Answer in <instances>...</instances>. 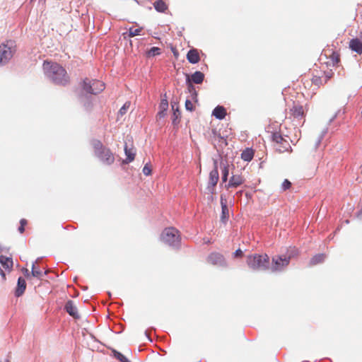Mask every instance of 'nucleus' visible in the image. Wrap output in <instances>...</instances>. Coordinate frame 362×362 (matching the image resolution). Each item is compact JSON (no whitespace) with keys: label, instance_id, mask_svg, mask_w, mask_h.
<instances>
[{"label":"nucleus","instance_id":"16","mask_svg":"<svg viewBox=\"0 0 362 362\" xmlns=\"http://www.w3.org/2000/svg\"><path fill=\"white\" fill-rule=\"evenodd\" d=\"M221 205L222 211L221 218L223 221H225L229 217V210L227 206L226 198L223 195L221 196Z\"/></svg>","mask_w":362,"mask_h":362},{"label":"nucleus","instance_id":"12","mask_svg":"<svg viewBox=\"0 0 362 362\" xmlns=\"http://www.w3.org/2000/svg\"><path fill=\"white\" fill-rule=\"evenodd\" d=\"M290 113L293 118L301 120L305 117L304 107L300 105H294L290 110Z\"/></svg>","mask_w":362,"mask_h":362},{"label":"nucleus","instance_id":"6","mask_svg":"<svg viewBox=\"0 0 362 362\" xmlns=\"http://www.w3.org/2000/svg\"><path fill=\"white\" fill-rule=\"evenodd\" d=\"M105 83L98 80H89L86 78L83 81V89L88 93L98 94L105 89Z\"/></svg>","mask_w":362,"mask_h":362},{"label":"nucleus","instance_id":"24","mask_svg":"<svg viewBox=\"0 0 362 362\" xmlns=\"http://www.w3.org/2000/svg\"><path fill=\"white\" fill-rule=\"evenodd\" d=\"M325 259V255L324 254H317L313 256L310 261V266H314L317 264L322 263L324 262Z\"/></svg>","mask_w":362,"mask_h":362},{"label":"nucleus","instance_id":"8","mask_svg":"<svg viewBox=\"0 0 362 362\" xmlns=\"http://www.w3.org/2000/svg\"><path fill=\"white\" fill-rule=\"evenodd\" d=\"M218 171L217 167V160L214 162V168L210 172L209 177V185L206 187L207 193L211 195V199L213 200V195L216 193L215 187L218 181Z\"/></svg>","mask_w":362,"mask_h":362},{"label":"nucleus","instance_id":"21","mask_svg":"<svg viewBox=\"0 0 362 362\" xmlns=\"http://www.w3.org/2000/svg\"><path fill=\"white\" fill-rule=\"evenodd\" d=\"M212 115L218 119H223L226 115V110L223 106L218 105L214 109Z\"/></svg>","mask_w":362,"mask_h":362},{"label":"nucleus","instance_id":"35","mask_svg":"<svg viewBox=\"0 0 362 362\" xmlns=\"http://www.w3.org/2000/svg\"><path fill=\"white\" fill-rule=\"evenodd\" d=\"M312 83L319 88L322 83L321 77L314 76L312 78Z\"/></svg>","mask_w":362,"mask_h":362},{"label":"nucleus","instance_id":"3","mask_svg":"<svg viewBox=\"0 0 362 362\" xmlns=\"http://www.w3.org/2000/svg\"><path fill=\"white\" fill-rule=\"evenodd\" d=\"M284 137L279 132H273L272 134V146L275 151L279 153L291 152L292 151L289 141Z\"/></svg>","mask_w":362,"mask_h":362},{"label":"nucleus","instance_id":"13","mask_svg":"<svg viewBox=\"0 0 362 362\" xmlns=\"http://www.w3.org/2000/svg\"><path fill=\"white\" fill-rule=\"evenodd\" d=\"M244 178L243 176L240 175H233L227 185H226L225 187L226 189H230V187H238L241 185L244 182Z\"/></svg>","mask_w":362,"mask_h":362},{"label":"nucleus","instance_id":"34","mask_svg":"<svg viewBox=\"0 0 362 362\" xmlns=\"http://www.w3.org/2000/svg\"><path fill=\"white\" fill-rule=\"evenodd\" d=\"M28 224V221L25 218H22L20 221V226L18 227V231L20 233H23L25 231V226Z\"/></svg>","mask_w":362,"mask_h":362},{"label":"nucleus","instance_id":"5","mask_svg":"<svg viewBox=\"0 0 362 362\" xmlns=\"http://www.w3.org/2000/svg\"><path fill=\"white\" fill-rule=\"evenodd\" d=\"M16 52L13 42L7 41L0 45V65L6 64Z\"/></svg>","mask_w":362,"mask_h":362},{"label":"nucleus","instance_id":"40","mask_svg":"<svg viewBox=\"0 0 362 362\" xmlns=\"http://www.w3.org/2000/svg\"><path fill=\"white\" fill-rule=\"evenodd\" d=\"M326 76V82L330 79L333 76V72L332 71H329V72L325 73Z\"/></svg>","mask_w":362,"mask_h":362},{"label":"nucleus","instance_id":"29","mask_svg":"<svg viewBox=\"0 0 362 362\" xmlns=\"http://www.w3.org/2000/svg\"><path fill=\"white\" fill-rule=\"evenodd\" d=\"M142 30H143V28H141V27L138 28L132 27L129 29V36L130 37H133L134 36L139 35H141V33L142 32Z\"/></svg>","mask_w":362,"mask_h":362},{"label":"nucleus","instance_id":"32","mask_svg":"<svg viewBox=\"0 0 362 362\" xmlns=\"http://www.w3.org/2000/svg\"><path fill=\"white\" fill-rule=\"evenodd\" d=\"M160 54V49L157 47H151L147 52V55L149 57H155Z\"/></svg>","mask_w":362,"mask_h":362},{"label":"nucleus","instance_id":"41","mask_svg":"<svg viewBox=\"0 0 362 362\" xmlns=\"http://www.w3.org/2000/svg\"><path fill=\"white\" fill-rule=\"evenodd\" d=\"M23 274H24L25 276L27 279H29L30 277V274L29 273V271H28V269H23Z\"/></svg>","mask_w":362,"mask_h":362},{"label":"nucleus","instance_id":"44","mask_svg":"<svg viewBox=\"0 0 362 362\" xmlns=\"http://www.w3.org/2000/svg\"><path fill=\"white\" fill-rule=\"evenodd\" d=\"M0 273H1V275H2L4 277H5V274L1 268H0Z\"/></svg>","mask_w":362,"mask_h":362},{"label":"nucleus","instance_id":"33","mask_svg":"<svg viewBox=\"0 0 362 362\" xmlns=\"http://www.w3.org/2000/svg\"><path fill=\"white\" fill-rule=\"evenodd\" d=\"M153 166L151 163V162L147 163L144 168H143V173L145 175L148 176L151 174Z\"/></svg>","mask_w":362,"mask_h":362},{"label":"nucleus","instance_id":"39","mask_svg":"<svg viewBox=\"0 0 362 362\" xmlns=\"http://www.w3.org/2000/svg\"><path fill=\"white\" fill-rule=\"evenodd\" d=\"M243 256V252L240 249H238L233 253V257L235 258L242 257Z\"/></svg>","mask_w":362,"mask_h":362},{"label":"nucleus","instance_id":"46","mask_svg":"<svg viewBox=\"0 0 362 362\" xmlns=\"http://www.w3.org/2000/svg\"><path fill=\"white\" fill-rule=\"evenodd\" d=\"M361 173H362V164H361Z\"/></svg>","mask_w":362,"mask_h":362},{"label":"nucleus","instance_id":"42","mask_svg":"<svg viewBox=\"0 0 362 362\" xmlns=\"http://www.w3.org/2000/svg\"><path fill=\"white\" fill-rule=\"evenodd\" d=\"M165 115V111H163V110H160L157 115V116L159 117L160 118L163 117Z\"/></svg>","mask_w":362,"mask_h":362},{"label":"nucleus","instance_id":"38","mask_svg":"<svg viewBox=\"0 0 362 362\" xmlns=\"http://www.w3.org/2000/svg\"><path fill=\"white\" fill-rule=\"evenodd\" d=\"M185 107L187 110L192 111L194 110V105L189 100L185 101Z\"/></svg>","mask_w":362,"mask_h":362},{"label":"nucleus","instance_id":"23","mask_svg":"<svg viewBox=\"0 0 362 362\" xmlns=\"http://www.w3.org/2000/svg\"><path fill=\"white\" fill-rule=\"evenodd\" d=\"M155 9L158 12H165L168 9L167 4L163 0H157L153 3Z\"/></svg>","mask_w":362,"mask_h":362},{"label":"nucleus","instance_id":"25","mask_svg":"<svg viewBox=\"0 0 362 362\" xmlns=\"http://www.w3.org/2000/svg\"><path fill=\"white\" fill-rule=\"evenodd\" d=\"M185 76H186V83L187 86L188 91L189 93H191L192 94L197 95L195 87L194 86L193 83L189 81V75L186 74Z\"/></svg>","mask_w":362,"mask_h":362},{"label":"nucleus","instance_id":"4","mask_svg":"<svg viewBox=\"0 0 362 362\" xmlns=\"http://www.w3.org/2000/svg\"><path fill=\"white\" fill-rule=\"evenodd\" d=\"M161 240L170 246L177 245L180 241L179 231L175 228H167L161 233Z\"/></svg>","mask_w":362,"mask_h":362},{"label":"nucleus","instance_id":"19","mask_svg":"<svg viewBox=\"0 0 362 362\" xmlns=\"http://www.w3.org/2000/svg\"><path fill=\"white\" fill-rule=\"evenodd\" d=\"M204 79V74L199 71H195L191 76L189 75V81L195 84H201Z\"/></svg>","mask_w":362,"mask_h":362},{"label":"nucleus","instance_id":"9","mask_svg":"<svg viewBox=\"0 0 362 362\" xmlns=\"http://www.w3.org/2000/svg\"><path fill=\"white\" fill-rule=\"evenodd\" d=\"M91 145L97 156L103 158H110L112 156L110 149L104 146L100 141L94 139L91 141Z\"/></svg>","mask_w":362,"mask_h":362},{"label":"nucleus","instance_id":"26","mask_svg":"<svg viewBox=\"0 0 362 362\" xmlns=\"http://www.w3.org/2000/svg\"><path fill=\"white\" fill-rule=\"evenodd\" d=\"M125 154L127 156V158H134L136 156L135 148L132 146L129 148L126 144L124 147Z\"/></svg>","mask_w":362,"mask_h":362},{"label":"nucleus","instance_id":"15","mask_svg":"<svg viewBox=\"0 0 362 362\" xmlns=\"http://www.w3.org/2000/svg\"><path fill=\"white\" fill-rule=\"evenodd\" d=\"M349 47L351 51L357 53L358 54H362V42L359 38H354L349 41Z\"/></svg>","mask_w":362,"mask_h":362},{"label":"nucleus","instance_id":"20","mask_svg":"<svg viewBox=\"0 0 362 362\" xmlns=\"http://www.w3.org/2000/svg\"><path fill=\"white\" fill-rule=\"evenodd\" d=\"M26 283L25 279L23 277H19L18 279V284L16 290V296L18 297L21 296L24 293Z\"/></svg>","mask_w":362,"mask_h":362},{"label":"nucleus","instance_id":"11","mask_svg":"<svg viewBox=\"0 0 362 362\" xmlns=\"http://www.w3.org/2000/svg\"><path fill=\"white\" fill-rule=\"evenodd\" d=\"M325 55L328 59L327 64L329 66H338L340 62V54L333 50H325Z\"/></svg>","mask_w":362,"mask_h":362},{"label":"nucleus","instance_id":"22","mask_svg":"<svg viewBox=\"0 0 362 362\" xmlns=\"http://www.w3.org/2000/svg\"><path fill=\"white\" fill-rule=\"evenodd\" d=\"M0 263L5 268L10 269L13 267V260L10 257L4 255L0 256Z\"/></svg>","mask_w":362,"mask_h":362},{"label":"nucleus","instance_id":"2","mask_svg":"<svg viewBox=\"0 0 362 362\" xmlns=\"http://www.w3.org/2000/svg\"><path fill=\"white\" fill-rule=\"evenodd\" d=\"M247 264L253 270H267L269 268V257L267 254H253L247 257Z\"/></svg>","mask_w":362,"mask_h":362},{"label":"nucleus","instance_id":"43","mask_svg":"<svg viewBox=\"0 0 362 362\" xmlns=\"http://www.w3.org/2000/svg\"><path fill=\"white\" fill-rule=\"evenodd\" d=\"M132 159L129 160H123L122 164H128L130 161H132Z\"/></svg>","mask_w":362,"mask_h":362},{"label":"nucleus","instance_id":"36","mask_svg":"<svg viewBox=\"0 0 362 362\" xmlns=\"http://www.w3.org/2000/svg\"><path fill=\"white\" fill-rule=\"evenodd\" d=\"M168 108V102L166 99H162L159 105L160 110L166 111Z\"/></svg>","mask_w":362,"mask_h":362},{"label":"nucleus","instance_id":"45","mask_svg":"<svg viewBox=\"0 0 362 362\" xmlns=\"http://www.w3.org/2000/svg\"><path fill=\"white\" fill-rule=\"evenodd\" d=\"M174 55L175 56V57H177L178 53L177 52H174Z\"/></svg>","mask_w":362,"mask_h":362},{"label":"nucleus","instance_id":"28","mask_svg":"<svg viewBox=\"0 0 362 362\" xmlns=\"http://www.w3.org/2000/svg\"><path fill=\"white\" fill-rule=\"evenodd\" d=\"M42 275V272L35 264H33L31 276L40 279Z\"/></svg>","mask_w":362,"mask_h":362},{"label":"nucleus","instance_id":"10","mask_svg":"<svg viewBox=\"0 0 362 362\" xmlns=\"http://www.w3.org/2000/svg\"><path fill=\"white\" fill-rule=\"evenodd\" d=\"M207 262L214 266H226V260L223 255L212 252L207 257Z\"/></svg>","mask_w":362,"mask_h":362},{"label":"nucleus","instance_id":"31","mask_svg":"<svg viewBox=\"0 0 362 362\" xmlns=\"http://www.w3.org/2000/svg\"><path fill=\"white\" fill-rule=\"evenodd\" d=\"M130 105H131V103L129 101H127L123 105V106L119 109L118 115L120 116L124 115L127 112L128 110L129 109Z\"/></svg>","mask_w":362,"mask_h":362},{"label":"nucleus","instance_id":"17","mask_svg":"<svg viewBox=\"0 0 362 362\" xmlns=\"http://www.w3.org/2000/svg\"><path fill=\"white\" fill-rule=\"evenodd\" d=\"M187 59L191 64H197L200 61L199 51L197 49H191L187 54Z\"/></svg>","mask_w":362,"mask_h":362},{"label":"nucleus","instance_id":"14","mask_svg":"<svg viewBox=\"0 0 362 362\" xmlns=\"http://www.w3.org/2000/svg\"><path fill=\"white\" fill-rule=\"evenodd\" d=\"M64 309L74 318L78 319L80 317L78 309L72 300H69L66 302Z\"/></svg>","mask_w":362,"mask_h":362},{"label":"nucleus","instance_id":"37","mask_svg":"<svg viewBox=\"0 0 362 362\" xmlns=\"http://www.w3.org/2000/svg\"><path fill=\"white\" fill-rule=\"evenodd\" d=\"M291 183L288 180H285L281 185V187H282L283 190H286V189H289L291 187Z\"/></svg>","mask_w":362,"mask_h":362},{"label":"nucleus","instance_id":"27","mask_svg":"<svg viewBox=\"0 0 362 362\" xmlns=\"http://www.w3.org/2000/svg\"><path fill=\"white\" fill-rule=\"evenodd\" d=\"M254 156V150L252 148H247L241 153V158H252Z\"/></svg>","mask_w":362,"mask_h":362},{"label":"nucleus","instance_id":"18","mask_svg":"<svg viewBox=\"0 0 362 362\" xmlns=\"http://www.w3.org/2000/svg\"><path fill=\"white\" fill-rule=\"evenodd\" d=\"M220 165L222 173V182H226L228 180V176L230 171V164L228 160H222Z\"/></svg>","mask_w":362,"mask_h":362},{"label":"nucleus","instance_id":"7","mask_svg":"<svg viewBox=\"0 0 362 362\" xmlns=\"http://www.w3.org/2000/svg\"><path fill=\"white\" fill-rule=\"evenodd\" d=\"M291 260L290 256L275 255L272 258L271 270L273 272H281L289 264Z\"/></svg>","mask_w":362,"mask_h":362},{"label":"nucleus","instance_id":"1","mask_svg":"<svg viewBox=\"0 0 362 362\" xmlns=\"http://www.w3.org/2000/svg\"><path fill=\"white\" fill-rule=\"evenodd\" d=\"M43 70L47 78L57 85L66 86L69 83L70 78L66 69L56 62L45 61Z\"/></svg>","mask_w":362,"mask_h":362},{"label":"nucleus","instance_id":"30","mask_svg":"<svg viewBox=\"0 0 362 362\" xmlns=\"http://www.w3.org/2000/svg\"><path fill=\"white\" fill-rule=\"evenodd\" d=\"M113 356L118 359L120 362H130L120 352L113 350Z\"/></svg>","mask_w":362,"mask_h":362}]
</instances>
